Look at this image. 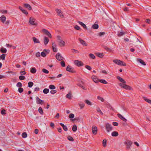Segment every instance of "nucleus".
<instances>
[{
	"mask_svg": "<svg viewBox=\"0 0 151 151\" xmlns=\"http://www.w3.org/2000/svg\"><path fill=\"white\" fill-rule=\"evenodd\" d=\"M113 62L115 63L120 65L123 66H126V63L123 61H121L119 60L115 59L113 60Z\"/></svg>",
	"mask_w": 151,
	"mask_h": 151,
	"instance_id": "nucleus-1",
	"label": "nucleus"
},
{
	"mask_svg": "<svg viewBox=\"0 0 151 151\" xmlns=\"http://www.w3.org/2000/svg\"><path fill=\"white\" fill-rule=\"evenodd\" d=\"M126 83H120L119 84V86L121 88H124L126 90H132V87L129 86L127 85Z\"/></svg>",
	"mask_w": 151,
	"mask_h": 151,
	"instance_id": "nucleus-2",
	"label": "nucleus"
},
{
	"mask_svg": "<svg viewBox=\"0 0 151 151\" xmlns=\"http://www.w3.org/2000/svg\"><path fill=\"white\" fill-rule=\"evenodd\" d=\"M35 20L34 18L31 17L29 19V22L31 25H37V24L35 22Z\"/></svg>",
	"mask_w": 151,
	"mask_h": 151,
	"instance_id": "nucleus-3",
	"label": "nucleus"
},
{
	"mask_svg": "<svg viewBox=\"0 0 151 151\" xmlns=\"http://www.w3.org/2000/svg\"><path fill=\"white\" fill-rule=\"evenodd\" d=\"M105 128L108 132H109L112 129V127L111 125L108 123H107L106 124Z\"/></svg>",
	"mask_w": 151,
	"mask_h": 151,
	"instance_id": "nucleus-4",
	"label": "nucleus"
},
{
	"mask_svg": "<svg viewBox=\"0 0 151 151\" xmlns=\"http://www.w3.org/2000/svg\"><path fill=\"white\" fill-rule=\"evenodd\" d=\"M66 70L68 71L73 73H75L76 72V71L75 70L74 68L69 65L67 67Z\"/></svg>",
	"mask_w": 151,
	"mask_h": 151,
	"instance_id": "nucleus-5",
	"label": "nucleus"
},
{
	"mask_svg": "<svg viewBox=\"0 0 151 151\" xmlns=\"http://www.w3.org/2000/svg\"><path fill=\"white\" fill-rule=\"evenodd\" d=\"M124 144L126 145V148L127 149H129L130 148V146L132 144V142L131 141L128 140L127 142H125Z\"/></svg>",
	"mask_w": 151,
	"mask_h": 151,
	"instance_id": "nucleus-6",
	"label": "nucleus"
},
{
	"mask_svg": "<svg viewBox=\"0 0 151 151\" xmlns=\"http://www.w3.org/2000/svg\"><path fill=\"white\" fill-rule=\"evenodd\" d=\"M74 63L75 65L78 67L82 66L83 65V62L78 60H76L74 61Z\"/></svg>",
	"mask_w": 151,
	"mask_h": 151,
	"instance_id": "nucleus-7",
	"label": "nucleus"
},
{
	"mask_svg": "<svg viewBox=\"0 0 151 151\" xmlns=\"http://www.w3.org/2000/svg\"><path fill=\"white\" fill-rule=\"evenodd\" d=\"M43 33L48 36L50 38H51L52 35L50 32L47 29H42Z\"/></svg>",
	"mask_w": 151,
	"mask_h": 151,
	"instance_id": "nucleus-8",
	"label": "nucleus"
},
{
	"mask_svg": "<svg viewBox=\"0 0 151 151\" xmlns=\"http://www.w3.org/2000/svg\"><path fill=\"white\" fill-rule=\"evenodd\" d=\"M56 58L59 61L62 60L64 59V58L59 53H57L56 55Z\"/></svg>",
	"mask_w": 151,
	"mask_h": 151,
	"instance_id": "nucleus-9",
	"label": "nucleus"
},
{
	"mask_svg": "<svg viewBox=\"0 0 151 151\" xmlns=\"http://www.w3.org/2000/svg\"><path fill=\"white\" fill-rule=\"evenodd\" d=\"M92 130L93 133L96 135L97 134V128L96 127L93 126L92 128Z\"/></svg>",
	"mask_w": 151,
	"mask_h": 151,
	"instance_id": "nucleus-10",
	"label": "nucleus"
},
{
	"mask_svg": "<svg viewBox=\"0 0 151 151\" xmlns=\"http://www.w3.org/2000/svg\"><path fill=\"white\" fill-rule=\"evenodd\" d=\"M91 78L93 81L95 83H97L99 82V79L96 76H91Z\"/></svg>",
	"mask_w": 151,
	"mask_h": 151,
	"instance_id": "nucleus-11",
	"label": "nucleus"
},
{
	"mask_svg": "<svg viewBox=\"0 0 151 151\" xmlns=\"http://www.w3.org/2000/svg\"><path fill=\"white\" fill-rule=\"evenodd\" d=\"M36 101L37 104H43V101L41 100L39 97H37L36 98Z\"/></svg>",
	"mask_w": 151,
	"mask_h": 151,
	"instance_id": "nucleus-12",
	"label": "nucleus"
},
{
	"mask_svg": "<svg viewBox=\"0 0 151 151\" xmlns=\"http://www.w3.org/2000/svg\"><path fill=\"white\" fill-rule=\"evenodd\" d=\"M78 40L80 42V43L83 45H84L85 46H87V44H86V42L84 41L82 39L79 38L78 39Z\"/></svg>",
	"mask_w": 151,
	"mask_h": 151,
	"instance_id": "nucleus-13",
	"label": "nucleus"
},
{
	"mask_svg": "<svg viewBox=\"0 0 151 151\" xmlns=\"http://www.w3.org/2000/svg\"><path fill=\"white\" fill-rule=\"evenodd\" d=\"M118 116L123 121L126 122L127 121V119L124 118L123 116H122L121 114H117Z\"/></svg>",
	"mask_w": 151,
	"mask_h": 151,
	"instance_id": "nucleus-14",
	"label": "nucleus"
},
{
	"mask_svg": "<svg viewBox=\"0 0 151 151\" xmlns=\"http://www.w3.org/2000/svg\"><path fill=\"white\" fill-rule=\"evenodd\" d=\"M24 6L25 7L27 8L29 10H31L32 9L31 6L28 4H24Z\"/></svg>",
	"mask_w": 151,
	"mask_h": 151,
	"instance_id": "nucleus-15",
	"label": "nucleus"
},
{
	"mask_svg": "<svg viewBox=\"0 0 151 151\" xmlns=\"http://www.w3.org/2000/svg\"><path fill=\"white\" fill-rule=\"evenodd\" d=\"M6 17L5 16H4V15H2L0 17V20L3 23H4V22L6 21Z\"/></svg>",
	"mask_w": 151,
	"mask_h": 151,
	"instance_id": "nucleus-16",
	"label": "nucleus"
},
{
	"mask_svg": "<svg viewBox=\"0 0 151 151\" xmlns=\"http://www.w3.org/2000/svg\"><path fill=\"white\" fill-rule=\"evenodd\" d=\"M19 9L24 14L27 15L28 14V12H27L24 9L22 8L19 6Z\"/></svg>",
	"mask_w": 151,
	"mask_h": 151,
	"instance_id": "nucleus-17",
	"label": "nucleus"
},
{
	"mask_svg": "<svg viewBox=\"0 0 151 151\" xmlns=\"http://www.w3.org/2000/svg\"><path fill=\"white\" fill-rule=\"evenodd\" d=\"M117 78L122 83H126V81L119 76H117Z\"/></svg>",
	"mask_w": 151,
	"mask_h": 151,
	"instance_id": "nucleus-18",
	"label": "nucleus"
},
{
	"mask_svg": "<svg viewBox=\"0 0 151 151\" xmlns=\"http://www.w3.org/2000/svg\"><path fill=\"white\" fill-rule=\"evenodd\" d=\"M117 78L122 83H126V81L119 76H117Z\"/></svg>",
	"mask_w": 151,
	"mask_h": 151,
	"instance_id": "nucleus-19",
	"label": "nucleus"
},
{
	"mask_svg": "<svg viewBox=\"0 0 151 151\" xmlns=\"http://www.w3.org/2000/svg\"><path fill=\"white\" fill-rule=\"evenodd\" d=\"M49 41V40L48 37H45L44 39V44L46 45L48 43Z\"/></svg>",
	"mask_w": 151,
	"mask_h": 151,
	"instance_id": "nucleus-20",
	"label": "nucleus"
},
{
	"mask_svg": "<svg viewBox=\"0 0 151 151\" xmlns=\"http://www.w3.org/2000/svg\"><path fill=\"white\" fill-rule=\"evenodd\" d=\"M59 40H60V39H59ZM65 42L64 41L62 40H60V41L59 42V45L60 47H63L65 45Z\"/></svg>",
	"mask_w": 151,
	"mask_h": 151,
	"instance_id": "nucleus-21",
	"label": "nucleus"
},
{
	"mask_svg": "<svg viewBox=\"0 0 151 151\" xmlns=\"http://www.w3.org/2000/svg\"><path fill=\"white\" fill-rule=\"evenodd\" d=\"M60 124L62 127L64 131H67L68 130V129L67 127L65 125L63 124L60 123Z\"/></svg>",
	"mask_w": 151,
	"mask_h": 151,
	"instance_id": "nucleus-22",
	"label": "nucleus"
},
{
	"mask_svg": "<svg viewBox=\"0 0 151 151\" xmlns=\"http://www.w3.org/2000/svg\"><path fill=\"white\" fill-rule=\"evenodd\" d=\"M137 61L138 62L144 65H145L146 64L145 63L144 61L143 60H142L140 59H137Z\"/></svg>",
	"mask_w": 151,
	"mask_h": 151,
	"instance_id": "nucleus-23",
	"label": "nucleus"
},
{
	"mask_svg": "<svg viewBox=\"0 0 151 151\" xmlns=\"http://www.w3.org/2000/svg\"><path fill=\"white\" fill-rule=\"evenodd\" d=\"M33 40L34 42L35 43H40V42L39 40L37 39L35 37H33Z\"/></svg>",
	"mask_w": 151,
	"mask_h": 151,
	"instance_id": "nucleus-24",
	"label": "nucleus"
},
{
	"mask_svg": "<svg viewBox=\"0 0 151 151\" xmlns=\"http://www.w3.org/2000/svg\"><path fill=\"white\" fill-rule=\"evenodd\" d=\"M78 23L80 24L81 25L84 29H87V27L86 25L82 22L80 21H78Z\"/></svg>",
	"mask_w": 151,
	"mask_h": 151,
	"instance_id": "nucleus-25",
	"label": "nucleus"
},
{
	"mask_svg": "<svg viewBox=\"0 0 151 151\" xmlns=\"http://www.w3.org/2000/svg\"><path fill=\"white\" fill-rule=\"evenodd\" d=\"M0 51L2 53H6L7 52V50L5 48L2 47Z\"/></svg>",
	"mask_w": 151,
	"mask_h": 151,
	"instance_id": "nucleus-26",
	"label": "nucleus"
},
{
	"mask_svg": "<svg viewBox=\"0 0 151 151\" xmlns=\"http://www.w3.org/2000/svg\"><path fill=\"white\" fill-rule=\"evenodd\" d=\"M118 133L117 132L114 131L111 133V135L113 137H116L118 135Z\"/></svg>",
	"mask_w": 151,
	"mask_h": 151,
	"instance_id": "nucleus-27",
	"label": "nucleus"
},
{
	"mask_svg": "<svg viewBox=\"0 0 151 151\" xmlns=\"http://www.w3.org/2000/svg\"><path fill=\"white\" fill-rule=\"evenodd\" d=\"M30 72L32 73H35L36 72V70L35 67L32 68L30 70Z\"/></svg>",
	"mask_w": 151,
	"mask_h": 151,
	"instance_id": "nucleus-28",
	"label": "nucleus"
},
{
	"mask_svg": "<svg viewBox=\"0 0 151 151\" xmlns=\"http://www.w3.org/2000/svg\"><path fill=\"white\" fill-rule=\"evenodd\" d=\"M77 127L76 125L74 124L72 128V130L73 132H76L77 130Z\"/></svg>",
	"mask_w": 151,
	"mask_h": 151,
	"instance_id": "nucleus-29",
	"label": "nucleus"
},
{
	"mask_svg": "<svg viewBox=\"0 0 151 151\" xmlns=\"http://www.w3.org/2000/svg\"><path fill=\"white\" fill-rule=\"evenodd\" d=\"M97 56L100 58H102L103 57V54L102 53L97 52L96 53Z\"/></svg>",
	"mask_w": 151,
	"mask_h": 151,
	"instance_id": "nucleus-30",
	"label": "nucleus"
},
{
	"mask_svg": "<svg viewBox=\"0 0 151 151\" xmlns=\"http://www.w3.org/2000/svg\"><path fill=\"white\" fill-rule=\"evenodd\" d=\"M92 27L93 29H96L99 28V25L98 24H94L92 26Z\"/></svg>",
	"mask_w": 151,
	"mask_h": 151,
	"instance_id": "nucleus-31",
	"label": "nucleus"
},
{
	"mask_svg": "<svg viewBox=\"0 0 151 151\" xmlns=\"http://www.w3.org/2000/svg\"><path fill=\"white\" fill-rule=\"evenodd\" d=\"M99 82L103 84H106L108 83L104 79H101L99 80Z\"/></svg>",
	"mask_w": 151,
	"mask_h": 151,
	"instance_id": "nucleus-32",
	"label": "nucleus"
},
{
	"mask_svg": "<svg viewBox=\"0 0 151 151\" xmlns=\"http://www.w3.org/2000/svg\"><path fill=\"white\" fill-rule=\"evenodd\" d=\"M66 97L67 98L70 99L71 98V94L70 92H69L68 94L66 95Z\"/></svg>",
	"mask_w": 151,
	"mask_h": 151,
	"instance_id": "nucleus-33",
	"label": "nucleus"
},
{
	"mask_svg": "<svg viewBox=\"0 0 151 151\" xmlns=\"http://www.w3.org/2000/svg\"><path fill=\"white\" fill-rule=\"evenodd\" d=\"M49 89L47 88H45L43 90V92L45 94L49 92Z\"/></svg>",
	"mask_w": 151,
	"mask_h": 151,
	"instance_id": "nucleus-34",
	"label": "nucleus"
},
{
	"mask_svg": "<svg viewBox=\"0 0 151 151\" xmlns=\"http://www.w3.org/2000/svg\"><path fill=\"white\" fill-rule=\"evenodd\" d=\"M38 111L40 114L42 115L43 114V111L42 110V108L41 107L39 108L38 109Z\"/></svg>",
	"mask_w": 151,
	"mask_h": 151,
	"instance_id": "nucleus-35",
	"label": "nucleus"
},
{
	"mask_svg": "<svg viewBox=\"0 0 151 151\" xmlns=\"http://www.w3.org/2000/svg\"><path fill=\"white\" fill-rule=\"evenodd\" d=\"M103 145L104 147H106V140L104 139L102 141Z\"/></svg>",
	"mask_w": 151,
	"mask_h": 151,
	"instance_id": "nucleus-36",
	"label": "nucleus"
},
{
	"mask_svg": "<svg viewBox=\"0 0 151 151\" xmlns=\"http://www.w3.org/2000/svg\"><path fill=\"white\" fill-rule=\"evenodd\" d=\"M34 84L32 82H29L28 83V86L29 87L31 88L32 87Z\"/></svg>",
	"mask_w": 151,
	"mask_h": 151,
	"instance_id": "nucleus-37",
	"label": "nucleus"
},
{
	"mask_svg": "<svg viewBox=\"0 0 151 151\" xmlns=\"http://www.w3.org/2000/svg\"><path fill=\"white\" fill-rule=\"evenodd\" d=\"M74 28L76 29L77 30L80 31L81 30V28L77 25H75L74 26Z\"/></svg>",
	"mask_w": 151,
	"mask_h": 151,
	"instance_id": "nucleus-38",
	"label": "nucleus"
},
{
	"mask_svg": "<svg viewBox=\"0 0 151 151\" xmlns=\"http://www.w3.org/2000/svg\"><path fill=\"white\" fill-rule=\"evenodd\" d=\"M96 110L98 112H99L101 115H103V112H102L101 110H100V109L99 107H98L97 108Z\"/></svg>",
	"mask_w": 151,
	"mask_h": 151,
	"instance_id": "nucleus-39",
	"label": "nucleus"
},
{
	"mask_svg": "<svg viewBox=\"0 0 151 151\" xmlns=\"http://www.w3.org/2000/svg\"><path fill=\"white\" fill-rule=\"evenodd\" d=\"M49 88L50 89L54 90L55 88V87L53 85H51L49 86Z\"/></svg>",
	"mask_w": 151,
	"mask_h": 151,
	"instance_id": "nucleus-40",
	"label": "nucleus"
},
{
	"mask_svg": "<svg viewBox=\"0 0 151 151\" xmlns=\"http://www.w3.org/2000/svg\"><path fill=\"white\" fill-rule=\"evenodd\" d=\"M27 134L25 132H24L22 133V136L23 138H25L27 137Z\"/></svg>",
	"mask_w": 151,
	"mask_h": 151,
	"instance_id": "nucleus-41",
	"label": "nucleus"
},
{
	"mask_svg": "<svg viewBox=\"0 0 151 151\" xmlns=\"http://www.w3.org/2000/svg\"><path fill=\"white\" fill-rule=\"evenodd\" d=\"M6 57V55L5 54H3L1 55V58L3 60H4L5 59Z\"/></svg>",
	"mask_w": 151,
	"mask_h": 151,
	"instance_id": "nucleus-42",
	"label": "nucleus"
},
{
	"mask_svg": "<svg viewBox=\"0 0 151 151\" xmlns=\"http://www.w3.org/2000/svg\"><path fill=\"white\" fill-rule=\"evenodd\" d=\"M79 105L81 109H82L85 106V104L83 103L79 104Z\"/></svg>",
	"mask_w": 151,
	"mask_h": 151,
	"instance_id": "nucleus-43",
	"label": "nucleus"
},
{
	"mask_svg": "<svg viewBox=\"0 0 151 151\" xmlns=\"http://www.w3.org/2000/svg\"><path fill=\"white\" fill-rule=\"evenodd\" d=\"M89 56L90 58H91L93 59H94L95 58V56H94V55L93 54H91V53L90 54H89Z\"/></svg>",
	"mask_w": 151,
	"mask_h": 151,
	"instance_id": "nucleus-44",
	"label": "nucleus"
},
{
	"mask_svg": "<svg viewBox=\"0 0 151 151\" xmlns=\"http://www.w3.org/2000/svg\"><path fill=\"white\" fill-rule=\"evenodd\" d=\"M68 139L70 141H74V139L73 138L70 136H69L68 137Z\"/></svg>",
	"mask_w": 151,
	"mask_h": 151,
	"instance_id": "nucleus-45",
	"label": "nucleus"
},
{
	"mask_svg": "<svg viewBox=\"0 0 151 151\" xmlns=\"http://www.w3.org/2000/svg\"><path fill=\"white\" fill-rule=\"evenodd\" d=\"M42 71L43 73H46V74L48 73H49V71L47 70L46 69H45V68L43 69L42 70Z\"/></svg>",
	"mask_w": 151,
	"mask_h": 151,
	"instance_id": "nucleus-46",
	"label": "nucleus"
},
{
	"mask_svg": "<svg viewBox=\"0 0 151 151\" xmlns=\"http://www.w3.org/2000/svg\"><path fill=\"white\" fill-rule=\"evenodd\" d=\"M0 12L2 14H6L7 12V11L6 10H1Z\"/></svg>",
	"mask_w": 151,
	"mask_h": 151,
	"instance_id": "nucleus-47",
	"label": "nucleus"
},
{
	"mask_svg": "<svg viewBox=\"0 0 151 151\" xmlns=\"http://www.w3.org/2000/svg\"><path fill=\"white\" fill-rule=\"evenodd\" d=\"M17 86L19 87H21L22 86V84L20 82H18L17 84Z\"/></svg>",
	"mask_w": 151,
	"mask_h": 151,
	"instance_id": "nucleus-48",
	"label": "nucleus"
},
{
	"mask_svg": "<svg viewBox=\"0 0 151 151\" xmlns=\"http://www.w3.org/2000/svg\"><path fill=\"white\" fill-rule=\"evenodd\" d=\"M19 78L21 80H24L25 79V77L23 76H19Z\"/></svg>",
	"mask_w": 151,
	"mask_h": 151,
	"instance_id": "nucleus-49",
	"label": "nucleus"
},
{
	"mask_svg": "<svg viewBox=\"0 0 151 151\" xmlns=\"http://www.w3.org/2000/svg\"><path fill=\"white\" fill-rule=\"evenodd\" d=\"M60 64L61 66L63 67H65V64L64 61L63 60H62L60 62Z\"/></svg>",
	"mask_w": 151,
	"mask_h": 151,
	"instance_id": "nucleus-50",
	"label": "nucleus"
},
{
	"mask_svg": "<svg viewBox=\"0 0 151 151\" xmlns=\"http://www.w3.org/2000/svg\"><path fill=\"white\" fill-rule=\"evenodd\" d=\"M85 103L88 105H91V102L88 100H85Z\"/></svg>",
	"mask_w": 151,
	"mask_h": 151,
	"instance_id": "nucleus-51",
	"label": "nucleus"
},
{
	"mask_svg": "<svg viewBox=\"0 0 151 151\" xmlns=\"http://www.w3.org/2000/svg\"><path fill=\"white\" fill-rule=\"evenodd\" d=\"M69 117L70 118H73L74 117V115L73 114H69Z\"/></svg>",
	"mask_w": 151,
	"mask_h": 151,
	"instance_id": "nucleus-52",
	"label": "nucleus"
},
{
	"mask_svg": "<svg viewBox=\"0 0 151 151\" xmlns=\"http://www.w3.org/2000/svg\"><path fill=\"white\" fill-rule=\"evenodd\" d=\"M56 11L58 13V14H62L61 11L60 9H56Z\"/></svg>",
	"mask_w": 151,
	"mask_h": 151,
	"instance_id": "nucleus-53",
	"label": "nucleus"
},
{
	"mask_svg": "<svg viewBox=\"0 0 151 151\" xmlns=\"http://www.w3.org/2000/svg\"><path fill=\"white\" fill-rule=\"evenodd\" d=\"M20 74L22 75V76L26 74V72H25V71H21L20 72Z\"/></svg>",
	"mask_w": 151,
	"mask_h": 151,
	"instance_id": "nucleus-54",
	"label": "nucleus"
},
{
	"mask_svg": "<svg viewBox=\"0 0 151 151\" xmlns=\"http://www.w3.org/2000/svg\"><path fill=\"white\" fill-rule=\"evenodd\" d=\"M85 68L89 70H91L92 69L91 67L88 65H86Z\"/></svg>",
	"mask_w": 151,
	"mask_h": 151,
	"instance_id": "nucleus-55",
	"label": "nucleus"
},
{
	"mask_svg": "<svg viewBox=\"0 0 151 151\" xmlns=\"http://www.w3.org/2000/svg\"><path fill=\"white\" fill-rule=\"evenodd\" d=\"M97 99L99 100H100L102 102H103L104 101V99L100 96H98Z\"/></svg>",
	"mask_w": 151,
	"mask_h": 151,
	"instance_id": "nucleus-56",
	"label": "nucleus"
},
{
	"mask_svg": "<svg viewBox=\"0 0 151 151\" xmlns=\"http://www.w3.org/2000/svg\"><path fill=\"white\" fill-rule=\"evenodd\" d=\"M18 91L20 93H21L23 91V89L20 87L18 89Z\"/></svg>",
	"mask_w": 151,
	"mask_h": 151,
	"instance_id": "nucleus-57",
	"label": "nucleus"
},
{
	"mask_svg": "<svg viewBox=\"0 0 151 151\" xmlns=\"http://www.w3.org/2000/svg\"><path fill=\"white\" fill-rule=\"evenodd\" d=\"M145 100L149 103L151 104V100L147 99H144Z\"/></svg>",
	"mask_w": 151,
	"mask_h": 151,
	"instance_id": "nucleus-58",
	"label": "nucleus"
},
{
	"mask_svg": "<svg viewBox=\"0 0 151 151\" xmlns=\"http://www.w3.org/2000/svg\"><path fill=\"white\" fill-rule=\"evenodd\" d=\"M57 92V91L55 90H52L50 91V93L52 94H54Z\"/></svg>",
	"mask_w": 151,
	"mask_h": 151,
	"instance_id": "nucleus-59",
	"label": "nucleus"
},
{
	"mask_svg": "<svg viewBox=\"0 0 151 151\" xmlns=\"http://www.w3.org/2000/svg\"><path fill=\"white\" fill-rule=\"evenodd\" d=\"M41 55L43 57H45L46 56V54L44 52H42L41 53Z\"/></svg>",
	"mask_w": 151,
	"mask_h": 151,
	"instance_id": "nucleus-60",
	"label": "nucleus"
},
{
	"mask_svg": "<svg viewBox=\"0 0 151 151\" xmlns=\"http://www.w3.org/2000/svg\"><path fill=\"white\" fill-rule=\"evenodd\" d=\"M105 34L104 32H100L99 34V35L100 36H101L102 35H104Z\"/></svg>",
	"mask_w": 151,
	"mask_h": 151,
	"instance_id": "nucleus-61",
	"label": "nucleus"
},
{
	"mask_svg": "<svg viewBox=\"0 0 151 151\" xmlns=\"http://www.w3.org/2000/svg\"><path fill=\"white\" fill-rule=\"evenodd\" d=\"M6 110L4 109H3L1 111V114L2 115H4L6 114L5 113Z\"/></svg>",
	"mask_w": 151,
	"mask_h": 151,
	"instance_id": "nucleus-62",
	"label": "nucleus"
},
{
	"mask_svg": "<svg viewBox=\"0 0 151 151\" xmlns=\"http://www.w3.org/2000/svg\"><path fill=\"white\" fill-rule=\"evenodd\" d=\"M124 34V33L123 32H120L118 34V36L120 37L123 35Z\"/></svg>",
	"mask_w": 151,
	"mask_h": 151,
	"instance_id": "nucleus-63",
	"label": "nucleus"
},
{
	"mask_svg": "<svg viewBox=\"0 0 151 151\" xmlns=\"http://www.w3.org/2000/svg\"><path fill=\"white\" fill-rule=\"evenodd\" d=\"M113 125L114 126H117L118 125V124L116 122H113L112 123Z\"/></svg>",
	"mask_w": 151,
	"mask_h": 151,
	"instance_id": "nucleus-64",
	"label": "nucleus"
}]
</instances>
